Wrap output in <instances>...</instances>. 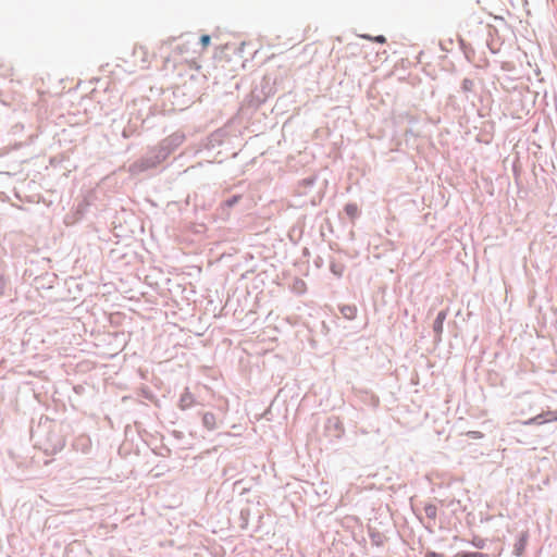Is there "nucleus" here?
I'll return each instance as SVG.
<instances>
[{
  "label": "nucleus",
  "instance_id": "1",
  "mask_svg": "<svg viewBox=\"0 0 557 557\" xmlns=\"http://www.w3.org/2000/svg\"><path fill=\"white\" fill-rule=\"evenodd\" d=\"M177 147V145L171 146H163V145H157L149 149V151L141 157L140 159L133 162L129 168L128 172L132 175H138L140 173H144L150 169L156 168L161 162H163Z\"/></svg>",
  "mask_w": 557,
  "mask_h": 557
},
{
  "label": "nucleus",
  "instance_id": "2",
  "mask_svg": "<svg viewBox=\"0 0 557 557\" xmlns=\"http://www.w3.org/2000/svg\"><path fill=\"white\" fill-rule=\"evenodd\" d=\"M46 429L44 437L40 440V446L47 455H54L61 451L65 446V436L62 424L50 422Z\"/></svg>",
  "mask_w": 557,
  "mask_h": 557
},
{
  "label": "nucleus",
  "instance_id": "3",
  "mask_svg": "<svg viewBox=\"0 0 557 557\" xmlns=\"http://www.w3.org/2000/svg\"><path fill=\"white\" fill-rule=\"evenodd\" d=\"M317 181H318L317 173H311L308 176L299 180L296 185L297 195H299V196L308 195L314 187Z\"/></svg>",
  "mask_w": 557,
  "mask_h": 557
},
{
  "label": "nucleus",
  "instance_id": "4",
  "mask_svg": "<svg viewBox=\"0 0 557 557\" xmlns=\"http://www.w3.org/2000/svg\"><path fill=\"white\" fill-rule=\"evenodd\" d=\"M325 431L334 438H341L344 435V425L338 417H330L325 422Z\"/></svg>",
  "mask_w": 557,
  "mask_h": 557
},
{
  "label": "nucleus",
  "instance_id": "5",
  "mask_svg": "<svg viewBox=\"0 0 557 557\" xmlns=\"http://www.w3.org/2000/svg\"><path fill=\"white\" fill-rule=\"evenodd\" d=\"M447 317V312L445 310H442L437 313L434 322H433V332L435 334V341H441L442 333H443V325L444 321Z\"/></svg>",
  "mask_w": 557,
  "mask_h": 557
},
{
  "label": "nucleus",
  "instance_id": "6",
  "mask_svg": "<svg viewBox=\"0 0 557 557\" xmlns=\"http://www.w3.org/2000/svg\"><path fill=\"white\" fill-rule=\"evenodd\" d=\"M528 539H529L528 531H522L519 534V537H518L517 542L513 545V554L516 556L520 557V556L523 555L525 546H527V543H528Z\"/></svg>",
  "mask_w": 557,
  "mask_h": 557
},
{
  "label": "nucleus",
  "instance_id": "7",
  "mask_svg": "<svg viewBox=\"0 0 557 557\" xmlns=\"http://www.w3.org/2000/svg\"><path fill=\"white\" fill-rule=\"evenodd\" d=\"M194 403H195L194 395L189 392L188 388H185L184 393L180 397L178 407L182 410H186V409L190 408L194 405Z\"/></svg>",
  "mask_w": 557,
  "mask_h": 557
},
{
  "label": "nucleus",
  "instance_id": "8",
  "mask_svg": "<svg viewBox=\"0 0 557 557\" xmlns=\"http://www.w3.org/2000/svg\"><path fill=\"white\" fill-rule=\"evenodd\" d=\"M202 425L209 430L212 431L216 428V419L215 414L213 412H203L202 413Z\"/></svg>",
  "mask_w": 557,
  "mask_h": 557
},
{
  "label": "nucleus",
  "instance_id": "9",
  "mask_svg": "<svg viewBox=\"0 0 557 557\" xmlns=\"http://www.w3.org/2000/svg\"><path fill=\"white\" fill-rule=\"evenodd\" d=\"M338 309L345 319L354 320L356 318L357 307L355 305H342Z\"/></svg>",
  "mask_w": 557,
  "mask_h": 557
},
{
  "label": "nucleus",
  "instance_id": "10",
  "mask_svg": "<svg viewBox=\"0 0 557 557\" xmlns=\"http://www.w3.org/2000/svg\"><path fill=\"white\" fill-rule=\"evenodd\" d=\"M344 211L351 220L358 218L360 214L359 207L355 202L346 203L344 207Z\"/></svg>",
  "mask_w": 557,
  "mask_h": 557
},
{
  "label": "nucleus",
  "instance_id": "11",
  "mask_svg": "<svg viewBox=\"0 0 557 557\" xmlns=\"http://www.w3.org/2000/svg\"><path fill=\"white\" fill-rule=\"evenodd\" d=\"M249 517H250V509L248 507L243 508L239 512V520H240L239 527L242 529H246L248 527Z\"/></svg>",
  "mask_w": 557,
  "mask_h": 557
},
{
  "label": "nucleus",
  "instance_id": "12",
  "mask_svg": "<svg viewBox=\"0 0 557 557\" xmlns=\"http://www.w3.org/2000/svg\"><path fill=\"white\" fill-rule=\"evenodd\" d=\"M424 513L429 519L435 520L437 516V507L434 504H426L424 506Z\"/></svg>",
  "mask_w": 557,
  "mask_h": 557
},
{
  "label": "nucleus",
  "instance_id": "13",
  "mask_svg": "<svg viewBox=\"0 0 557 557\" xmlns=\"http://www.w3.org/2000/svg\"><path fill=\"white\" fill-rule=\"evenodd\" d=\"M471 544H472L475 548H478V549H483V548H485V546H486V540H485V539H482V537H480V536H478V535H474V536H473V539H472V541H471Z\"/></svg>",
  "mask_w": 557,
  "mask_h": 557
},
{
  "label": "nucleus",
  "instance_id": "14",
  "mask_svg": "<svg viewBox=\"0 0 557 557\" xmlns=\"http://www.w3.org/2000/svg\"><path fill=\"white\" fill-rule=\"evenodd\" d=\"M242 199L240 195H233L228 199L224 201V206L227 208H233L235 205L238 203V201Z\"/></svg>",
  "mask_w": 557,
  "mask_h": 557
},
{
  "label": "nucleus",
  "instance_id": "15",
  "mask_svg": "<svg viewBox=\"0 0 557 557\" xmlns=\"http://www.w3.org/2000/svg\"><path fill=\"white\" fill-rule=\"evenodd\" d=\"M473 87H474V83H473V81H472V79H470V78H465V79L462 81V89H463L465 91H472Z\"/></svg>",
  "mask_w": 557,
  "mask_h": 557
},
{
  "label": "nucleus",
  "instance_id": "16",
  "mask_svg": "<svg viewBox=\"0 0 557 557\" xmlns=\"http://www.w3.org/2000/svg\"><path fill=\"white\" fill-rule=\"evenodd\" d=\"M362 37L367 38V39H370V40H373V41L379 42V44L386 42V38L383 35H379V36H375V37H371V36H368V35H362Z\"/></svg>",
  "mask_w": 557,
  "mask_h": 557
},
{
  "label": "nucleus",
  "instance_id": "17",
  "mask_svg": "<svg viewBox=\"0 0 557 557\" xmlns=\"http://www.w3.org/2000/svg\"><path fill=\"white\" fill-rule=\"evenodd\" d=\"M210 41H211V38H210L209 35H202L200 37V42H201L203 48H207L210 45Z\"/></svg>",
  "mask_w": 557,
  "mask_h": 557
},
{
  "label": "nucleus",
  "instance_id": "18",
  "mask_svg": "<svg viewBox=\"0 0 557 557\" xmlns=\"http://www.w3.org/2000/svg\"><path fill=\"white\" fill-rule=\"evenodd\" d=\"M425 557H445V556L441 553L429 550L425 553Z\"/></svg>",
  "mask_w": 557,
  "mask_h": 557
},
{
  "label": "nucleus",
  "instance_id": "19",
  "mask_svg": "<svg viewBox=\"0 0 557 557\" xmlns=\"http://www.w3.org/2000/svg\"><path fill=\"white\" fill-rule=\"evenodd\" d=\"M323 198V193L319 194L318 197H313L311 199V203L312 206H317L318 203H320L321 199Z\"/></svg>",
  "mask_w": 557,
  "mask_h": 557
},
{
  "label": "nucleus",
  "instance_id": "20",
  "mask_svg": "<svg viewBox=\"0 0 557 557\" xmlns=\"http://www.w3.org/2000/svg\"><path fill=\"white\" fill-rule=\"evenodd\" d=\"M470 557H491V555L479 552H470Z\"/></svg>",
  "mask_w": 557,
  "mask_h": 557
},
{
  "label": "nucleus",
  "instance_id": "21",
  "mask_svg": "<svg viewBox=\"0 0 557 557\" xmlns=\"http://www.w3.org/2000/svg\"><path fill=\"white\" fill-rule=\"evenodd\" d=\"M531 422H535V423L540 424V423H543L544 420H543L542 416L540 414V416H536L535 418L531 419L529 423H531Z\"/></svg>",
  "mask_w": 557,
  "mask_h": 557
},
{
  "label": "nucleus",
  "instance_id": "22",
  "mask_svg": "<svg viewBox=\"0 0 557 557\" xmlns=\"http://www.w3.org/2000/svg\"><path fill=\"white\" fill-rule=\"evenodd\" d=\"M454 557H470V552L457 553Z\"/></svg>",
  "mask_w": 557,
  "mask_h": 557
},
{
  "label": "nucleus",
  "instance_id": "23",
  "mask_svg": "<svg viewBox=\"0 0 557 557\" xmlns=\"http://www.w3.org/2000/svg\"><path fill=\"white\" fill-rule=\"evenodd\" d=\"M470 434H471V437H473V438L482 437V433L479 431H472V432H470Z\"/></svg>",
  "mask_w": 557,
  "mask_h": 557
},
{
  "label": "nucleus",
  "instance_id": "24",
  "mask_svg": "<svg viewBox=\"0 0 557 557\" xmlns=\"http://www.w3.org/2000/svg\"><path fill=\"white\" fill-rule=\"evenodd\" d=\"M332 272L337 274V275H341V273L337 272V269H335V264L332 265Z\"/></svg>",
  "mask_w": 557,
  "mask_h": 557
},
{
  "label": "nucleus",
  "instance_id": "25",
  "mask_svg": "<svg viewBox=\"0 0 557 557\" xmlns=\"http://www.w3.org/2000/svg\"><path fill=\"white\" fill-rule=\"evenodd\" d=\"M174 435H175L177 438H181V437H182V432L174 431Z\"/></svg>",
  "mask_w": 557,
  "mask_h": 557
},
{
  "label": "nucleus",
  "instance_id": "26",
  "mask_svg": "<svg viewBox=\"0 0 557 557\" xmlns=\"http://www.w3.org/2000/svg\"><path fill=\"white\" fill-rule=\"evenodd\" d=\"M532 145H533L534 147H536V148H541V146H540V145H537L536 140H533V141H532Z\"/></svg>",
  "mask_w": 557,
  "mask_h": 557
},
{
  "label": "nucleus",
  "instance_id": "27",
  "mask_svg": "<svg viewBox=\"0 0 557 557\" xmlns=\"http://www.w3.org/2000/svg\"><path fill=\"white\" fill-rule=\"evenodd\" d=\"M325 186H326V181H323V182H322V187H321V189H324V188H325Z\"/></svg>",
  "mask_w": 557,
  "mask_h": 557
}]
</instances>
